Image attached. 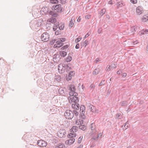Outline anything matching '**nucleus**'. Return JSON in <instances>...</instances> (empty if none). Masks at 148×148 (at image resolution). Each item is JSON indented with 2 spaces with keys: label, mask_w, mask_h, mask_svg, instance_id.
Here are the masks:
<instances>
[{
  "label": "nucleus",
  "mask_w": 148,
  "mask_h": 148,
  "mask_svg": "<svg viewBox=\"0 0 148 148\" xmlns=\"http://www.w3.org/2000/svg\"><path fill=\"white\" fill-rule=\"evenodd\" d=\"M69 89L70 91L69 94L70 96H77L78 94L75 92L76 88L75 86L73 84H71L69 86Z\"/></svg>",
  "instance_id": "nucleus-1"
},
{
  "label": "nucleus",
  "mask_w": 148,
  "mask_h": 148,
  "mask_svg": "<svg viewBox=\"0 0 148 148\" xmlns=\"http://www.w3.org/2000/svg\"><path fill=\"white\" fill-rule=\"evenodd\" d=\"M65 118L69 119H71L73 117V114L72 111L70 110H66L64 113Z\"/></svg>",
  "instance_id": "nucleus-2"
},
{
  "label": "nucleus",
  "mask_w": 148,
  "mask_h": 148,
  "mask_svg": "<svg viewBox=\"0 0 148 148\" xmlns=\"http://www.w3.org/2000/svg\"><path fill=\"white\" fill-rule=\"evenodd\" d=\"M51 9L53 10H56L57 12L61 13L62 12V7L61 4H58L52 6Z\"/></svg>",
  "instance_id": "nucleus-3"
},
{
  "label": "nucleus",
  "mask_w": 148,
  "mask_h": 148,
  "mask_svg": "<svg viewBox=\"0 0 148 148\" xmlns=\"http://www.w3.org/2000/svg\"><path fill=\"white\" fill-rule=\"evenodd\" d=\"M49 34L47 32L44 33L41 36V40L43 42H46L49 40Z\"/></svg>",
  "instance_id": "nucleus-4"
},
{
  "label": "nucleus",
  "mask_w": 148,
  "mask_h": 148,
  "mask_svg": "<svg viewBox=\"0 0 148 148\" xmlns=\"http://www.w3.org/2000/svg\"><path fill=\"white\" fill-rule=\"evenodd\" d=\"M40 25V24L39 25V23L38 22V21H37L36 20L32 21L30 23L31 27L33 29L34 28H37Z\"/></svg>",
  "instance_id": "nucleus-5"
},
{
  "label": "nucleus",
  "mask_w": 148,
  "mask_h": 148,
  "mask_svg": "<svg viewBox=\"0 0 148 148\" xmlns=\"http://www.w3.org/2000/svg\"><path fill=\"white\" fill-rule=\"evenodd\" d=\"M65 130L64 129H60L57 133L58 136L60 138H63L66 136Z\"/></svg>",
  "instance_id": "nucleus-6"
},
{
  "label": "nucleus",
  "mask_w": 148,
  "mask_h": 148,
  "mask_svg": "<svg viewBox=\"0 0 148 148\" xmlns=\"http://www.w3.org/2000/svg\"><path fill=\"white\" fill-rule=\"evenodd\" d=\"M73 97H72V96H70V97H69V101L73 102V103H77L79 102V99L77 97H76V96H73Z\"/></svg>",
  "instance_id": "nucleus-7"
},
{
  "label": "nucleus",
  "mask_w": 148,
  "mask_h": 148,
  "mask_svg": "<svg viewBox=\"0 0 148 148\" xmlns=\"http://www.w3.org/2000/svg\"><path fill=\"white\" fill-rule=\"evenodd\" d=\"M90 127L91 128V134H94L95 133L96 134L97 132V129L96 128V126L94 123H92L90 125Z\"/></svg>",
  "instance_id": "nucleus-8"
},
{
  "label": "nucleus",
  "mask_w": 148,
  "mask_h": 148,
  "mask_svg": "<svg viewBox=\"0 0 148 148\" xmlns=\"http://www.w3.org/2000/svg\"><path fill=\"white\" fill-rule=\"evenodd\" d=\"M58 70L60 73L62 74L64 73L65 71V70H66V68L65 67L64 64L63 65H62L61 67L60 66V65H58Z\"/></svg>",
  "instance_id": "nucleus-9"
},
{
  "label": "nucleus",
  "mask_w": 148,
  "mask_h": 148,
  "mask_svg": "<svg viewBox=\"0 0 148 148\" xmlns=\"http://www.w3.org/2000/svg\"><path fill=\"white\" fill-rule=\"evenodd\" d=\"M37 144L40 147H46L47 145V143L42 140H38Z\"/></svg>",
  "instance_id": "nucleus-10"
},
{
  "label": "nucleus",
  "mask_w": 148,
  "mask_h": 148,
  "mask_svg": "<svg viewBox=\"0 0 148 148\" xmlns=\"http://www.w3.org/2000/svg\"><path fill=\"white\" fill-rule=\"evenodd\" d=\"M75 74V72L73 71L69 72L68 75L66 76V79L67 80L69 81L71 79L72 77Z\"/></svg>",
  "instance_id": "nucleus-11"
},
{
  "label": "nucleus",
  "mask_w": 148,
  "mask_h": 148,
  "mask_svg": "<svg viewBox=\"0 0 148 148\" xmlns=\"http://www.w3.org/2000/svg\"><path fill=\"white\" fill-rule=\"evenodd\" d=\"M93 135L92 137V139L94 140H98V138L99 137H101L102 135V134L100 133L99 134H98V132H97V133L95 134V133L94 134H92Z\"/></svg>",
  "instance_id": "nucleus-12"
},
{
  "label": "nucleus",
  "mask_w": 148,
  "mask_h": 148,
  "mask_svg": "<svg viewBox=\"0 0 148 148\" xmlns=\"http://www.w3.org/2000/svg\"><path fill=\"white\" fill-rule=\"evenodd\" d=\"M143 12V8L141 6H139L136 8V12L137 14L140 15Z\"/></svg>",
  "instance_id": "nucleus-13"
},
{
  "label": "nucleus",
  "mask_w": 148,
  "mask_h": 148,
  "mask_svg": "<svg viewBox=\"0 0 148 148\" xmlns=\"http://www.w3.org/2000/svg\"><path fill=\"white\" fill-rule=\"evenodd\" d=\"M48 13L53 18H56L58 15V14L54 10L50 11Z\"/></svg>",
  "instance_id": "nucleus-14"
},
{
  "label": "nucleus",
  "mask_w": 148,
  "mask_h": 148,
  "mask_svg": "<svg viewBox=\"0 0 148 148\" xmlns=\"http://www.w3.org/2000/svg\"><path fill=\"white\" fill-rule=\"evenodd\" d=\"M72 107L73 109L76 110H78L79 108V105L77 103H73L72 104Z\"/></svg>",
  "instance_id": "nucleus-15"
},
{
  "label": "nucleus",
  "mask_w": 148,
  "mask_h": 148,
  "mask_svg": "<svg viewBox=\"0 0 148 148\" xmlns=\"http://www.w3.org/2000/svg\"><path fill=\"white\" fill-rule=\"evenodd\" d=\"M78 127L76 126H73L70 129V132H75L78 130Z\"/></svg>",
  "instance_id": "nucleus-16"
},
{
  "label": "nucleus",
  "mask_w": 148,
  "mask_h": 148,
  "mask_svg": "<svg viewBox=\"0 0 148 148\" xmlns=\"http://www.w3.org/2000/svg\"><path fill=\"white\" fill-rule=\"evenodd\" d=\"M59 53L60 56L63 57H64L67 55V53L64 51H60Z\"/></svg>",
  "instance_id": "nucleus-17"
},
{
  "label": "nucleus",
  "mask_w": 148,
  "mask_h": 148,
  "mask_svg": "<svg viewBox=\"0 0 148 148\" xmlns=\"http://www.w3.org/2000/svg\"><path fill=\"white\" fill-rule=\"evenodd\" d=\"M75 139L71 138L69 140H67L68 144H69V145H71L75 142Z\"/></svg>",
  "instance_id": "nucleus-18"
},
{
  "label": "nucleus",
  "mask_w": 148,
  "mask_h": 148,
  "mask_svg": "<svg viewBox=\"0 0 148 148\" xmlns=\"http://www.w3.org/2000/svg\"><path fill=\"white\" fill-rule=\"evenodd\" d=\"M88 42V40H86L84 42H81V46H82V47L84 46L85 47H86V46L87 45Z\"/></svg>",
  "instance_id": "nucleus-19"
},
{
  "label": "nucleus",
  "mask_w": 148,
  "mask_h": 148,
  "mask_svg": "<svg viewBox=\"0 0 148 148\" xmlns=\"http://www.w3.org/2000/svg\"><path fill=\"white\" fill-rule=\"evenodd\" d=\"M85 112H80V115L79 117L80 118L82 119H85L86 118L85 115Z\"/></svg>",
  "instance_id": "nucleus-20"
},
{
  "label": "nucleus",
  "mask_w": 148,
  "mask_h": 148,
  "mask_svg": "<svg viewBox=\"0 0 148 148\" xmlns=\"http://www.w3.org/2000/svg\"><path fill=\"white\" fill-rule=\"evenodd\" d=\"M65 145L63 143H59L56 146L55 148H64Z\"/></svg>",
  "instance_id": "nucleus-21"
},
{
  "label": "nucleus",
  "mask_w": 148,
  "mask_h": 148,
  "mask_svg": "<svg viewBox=\"0 0 148 148\" xmlns=\"http://www.w3.org/2000/svg\"><path fill=\"white\" fill-rule=\"evenodd\" d=\"M76 136V134L75 132L71 133L69 134V138H73Z\"/></svg>",
  "instance_id": "nucleus-22"
},
{
  "label": "nucleus",
  "mask_w": 148,
  "mask_h": 148,
  "mask_svg": "<svg viewBox=\"0 0 148 148\" xmlns=\"http://www.w3.org/2000/svg\"><path fill=\"white\" fill-rule=\"evenodd\" d=\"M142 21L143 22H145L148 21V16L147 15H144L143 17L142 18Z\"/></svg>",
  "instance_id": "nucleus-23"
},
{
  "label": "nucleus",
  "mask_w": 148,
  "mask_h": 148,
  "mask_svg": "<svg viewBox=\"0 0 148 148\" xmlns=\"http://www.w3.org/2000/svg\"><path fill=\"white\" fill-rule=\"evenodd\" d=\"M65 68H66V71H69L71 69V65L70 64H64Z\"/></svg>",
  "instance_id": "nucleus-24"
},
{
  "label": "nucleus",
  "mask_w": 148,
  "mask_h": 148,
  "mask_svg": "<svg viewBox=\"0 0 148 148\" xmlns=\"http://www.w3.org/2000/svg\"><path fill=\"white\" fill-rule=\"evenodd\" d=\"M56 43H57V44L56 47H61L64 44V43H61V42H60L59 40L57 41L56 42Z\"/></svg>",
  "instance_id": "nucleus-25"
},
{
  "label": "nucleus",
  "mask_w": 148,
  "mask_h": 148,
  "mask_svg": "<svg viewBox=\"0 0 148 148\" xmlns=\"http://www.w3.org/2000/svg\"><path fill=\"white\" fill-rule=\"evenodd\" d=\"M59 24L58 23L54 24V26L53 27V29L54 31L57 30L59 28Z\"/></svg>",
  "instance_id": "nucleus-26"
},
{
  "label": "nucleus",
  "mask_w": 148,
  "mask_h": 148,
  "mask_svg": "<svg viewBox=\"0 0 148 148\" xmlns=\"http://www.w3.org/2000/svg\"><path fill=\"white\" fill-rule=\"evenodd\" d=\"M99 71L100 69H99L96 68L93 71V74L94 75H97L99 73Z\"/></svg>",
  "instance_id": "nucleus-27"
},
{
  "label": "nucleus",
  "mask_w": 148,
  "mask_h": 148,
  "mask_svg": "<svg viewBox=\"0 0 148 148\" xmlns=\"http://www.w3.org/2000/svg\"><path fill=\"white\" fill-rule=\"evenodd\" d=\"M74 20V19L72 18L70 21V23L69 24V27H70V28H71L73 26L74 24V23H73Z\"/></svg>",
  "instance_id": "nucleus-28"
},
{
  "label": "nucleus",
  "mask_w": 148,
  "mask_h": 148,
  "mask_svg": "<svg viewBox=\"0 0 148 148\" xmlns=\"http://www.w3.org/2000/svg\"><path fill=\"white\" fill-rule=\"evenodd\" d=\"M121 104V106H126L128 104V102L127 101H124L122 102Z\"/></svg>",
  "instance_id": "nucleus-29"
},
{
  "label": "nucleus",
  "mask_w": 148,
  "mask_h": 148,
  "mask_svg": "<svg viewBox=\"0 0 148 148\" xmlns=\"http://www.w3.org/2000/svg\"><path fill=\"white\" fill-rule=\"evenodd\" d=\"M79 128L83 131L85 130L86 129V127L84 125H80L79 126Z\"/></svg>",
  "instance_id": "nucleus-30"
},
{
  "label": "nucleus",
  "mask_w": 148,
  "mask_h": 148,
  "mask_svg": "<svg viewBox=\"0 0 148 148\" xmlns=\"http://www.w3.org/2000/svg\"><path fill=\"white\" fill-rule=\"evenodd\" d=\"M137 29V27L135 26H134L131 27V30L132 32H136Z\"/></svg>",
  "instance_id": "nucleus-31"
},
{
  "label": "nucleus",
  "mask_w": 148,
  "mask_h": 148,
  "mask_svg": "<svg viewBox=\"0 0 148 148\" xmlns=\"http://www.w3.org/2000/svg\"><path fill=\"white\" fill-rule=\"evenodd\" d=\"M85 108L84 106L81 105L80 106V112H85Z\"/></svg>",
  "instance_id": "nucleus-32"
},
{
  "label": "nucleus",
  "mask_w": 148,
  "mask_h": 148,
  "mask_svg": "<svg viewBox=\"0 0 148 148\" xmlns=\"http://www.w3.org/2000/svg\"><path fill=\"white\" fill-rule=\"evenodd\" d=\"M51 3L57 4L59 2L58 0H49Z\"/></svg>",
  "instance_id": "nucleus-33"
},
{
  "label": "nucleus",
  "mask_w": 148,
  "mask_h": 148,
  "mask_svg": "<svg viewBox=\"0 0 148 148\" xmlns=\"http://www.w3.org/2000/svg\"><path fill=\"white\" fill-rule=\"evenodd\" d=\"M106 12V10L105 9H102L100 11V15L101 16L103 15Z\"/></svg>",
  "instance_id": "nucleus-34"
},
{
  "label": "nucleus",
  "mask_w": 148,
  "mask_h": 148,
  "mask_svg": "<svg viewBox=\"0 0 148 148\" xmlns=\"http://www.w3.org/2000/svg\"><path fill=\"white\" fill-rule=\"evenodd\" d=\"M116 67V65L114 64H112L108 66V68H110L111 69H113Z\"/></svg>",
  "instance_id": "nucleus-35"
},
{
  "label": "nucleus",
  "mask_w": 148,
  "mask_h": 148,
  "mask_svg": "<svg viewBox=\"0 0 148 148\" xmlns=\"http://www.w3.org/2000/svg\"><path fill=\"white\" fill-rule=\"evenodd\" d=\"M72 59V57L71 56H68L66 59V61L68 62H70Z\"/></svg>",
  "instance_id": "nucleus-36"
},
{
  "label": "nucleus",
  "mask_w": 148,
  "mask_h": 148,
  "mask_svg": "<svg viewBox=\"0 0 148 148\" xmlns=\"http://www.w3.org/2000/svg\"><path fill=\"white\" fill-rule=\"evenodd\" d=\"M141 33L143 34L145 33L148 34V29H143L141 31Z\"/></svg>",
  "instance_id": "nucleus-37"
},
{
  "label": "nucleus",
  "mask_w": 148,
  "mask_h": 148,
  "mask_svg": "<svg viewBox=\"0 0 148 148\" xmlns=\"http://www.w3.org/2000/svg\"><path fill=\"white\" fill-rule=\"evenodd\" d=\"M122 117V116L121 114H117L116 116V118L118 119H121Z\"/></svg>",
  "instance_id": "nucleus-38"
},
{
  "label": "nucleus",
  "mask_w": 148,
  "mask_h": 148,
  "mask_svg": "<svg viewBox=\"0 0 148 148\" xmlns=\"http://www.w3.org/2000/svg\"><path fill=\"white\" fill-rule=\"evenodd\" d=\"M91 111L93 112H95L96 111V108L95 107L93 106L91 107Z\"/></svg>",
  "instance_id": "nucleus-39"
},
{
  "label": "nucleus",
  "mask_w": 148,
  "mask_h": 148,
  "mask_svg": "<svg viewBox=\"0 0 148 148\" xmlns=\"http://www.w3.org/2000/svg\"><path fill=\"white\" fill-rule=\"evenodd\" d=\"M72 112L73 114V116L74 114H75L76 116H77L78 115V112L77 111L73 110V111H72Z\"/></svg>",
  "instance_id": "nucleus-40"
},
{
  "label": "nucleus",
  "mask_w": 148,
  "mask_h": 148,
  "mask_svg": "<svg viewBox=\"0 0 148 148\" xmlns=\"http://www.w3.org/2000/svg\"><path fill=\"white\" fill-rule=\"evenodd\" d=\"M105 84V80H102V81L99 84V86H100L102 85H104Z\"/></svg>",
  "instance_id": "nucleus-41"
},
{
  "label": "nucleus",
  "mask_w": 148,
  "mask_h": 148,
  "mask_svg": "<svg viewBox=\"0 0 148 148\" xmlns=\"http://www.w3.org/2000/svg\"><path fill=\"white\" fill-rule=\"evenodd\" d=\"M64 27V25L63 24H62L60 25L59 24V28L60 30H62Z\"/></svg>",
  "instance_id": "nucleus-42"
},
{
  "label": "nucleus",
  "mask_w": 148,
  "mask_h": 148,
  "mask_svg": "<svg viewBox=\"0 0 148 148\" xmlns=\"http://www.w3.org/2000/svg\"><path fill=\"white\" fill-rule=\"evenodd\" d=\"M69 47V45H65L64 46L62 47H61V49L62 50H63L65 49H66L68 48Z\"/></svg>",
  "instance_id": "nucleus-43"
},
{
  "label": "nucleus",
  "mask_w": 148,
  "mask_h": 148,
  "mask_svg": "<svg viewBox=\"0 0 148 148\" xmlns=\"http://www.w3.org/2000/svg\"><path fill=\"white\" fill-rule=\"evenodd\" d=\"M82 138H83L82 136H81L79 137L78 139V140L77 142L78 143H80L82 141Z\"/></svg>",
  "instance_id": "nucleus-44"
},
{
  "label": "nucleus",
  "mask_w": 148,
  "mask_h": 148,
  "mask_svg": "<svg viewBox=\"0 0 148 148\" xmlns=\"http://www.w3.org/2000/svg\"><path fill=\"white\" fill-rule=\"evenodd\" d=\"M116 5L118 7H122L123 5V3L121 2H117Z\"/></svg>",
  "instance_id": "nucleus-45"
},
{
  "label": "nucleus",
  "mask_w": 148,
  "mask_h": 148,
  "mask_svg": "<svg viewBox=\"0 0 148 148\" xmlns=\"http://www.w3.org/2000/svg\"><path fill=\"white\" fill-rule=\"evenodd\" d=\"M60 42H64L66 40V39L65 38H59Z\"/></svg>",
  "instance_id": "nucleus-46"
},
{
  "label": "nucleus",
  "mask_w": 148,
  "mask_h": 148,
  "mask_svg": "<svg viewBox=\"0 0 148 148\" xmlns=\"http://www.w3.org/2000/svg\"><path fill=\"white\" fill-rule=\"evenodd\" d=\"M82 39V38H77L75 40V42L76 43H77L79 42Z\"/></svg>",
  "instance_id": "nucleus-47"
},
{
  "label": "nucleus",
  "mask_w": 148,
  "mask_h": 148,
  "mask_svg": "<svg viewBox=\"0 0 148 148\" xmlns=\"http://www.w3.org/2000/svg\"><path fill=\"white\" fill-rule=\"evenodd\" d=\"M61 3L62 4H64L66 3V0H60Z\"/></svg>",
  "instance_id": "nucleus-48"
},
{
  "label": "nucleus",
  "mask_w": 148,
  "mask_h": 148,
  "mask_svg": "<svg viewBox=\"0 0 148 148\" xmlns=\"http://www.w3.org/2000/svg\"><path fill=\"white\" fill-rule=\"evenodd\" d=\"M130 1L132 3L135 4L137 2V0H130Z\"/></svg>",
  "instance_id": "nucleus-49"
},
{
  "label": "nucleus",
  "mask_w": 148,
  "mask_h": 148,
  "mask_svg": "<svg viewBox=\"0 0 148 148\" xmlns=\"http://www.w3.org/2000/svg\"><path fill=\"white\" fill-rule=\"evenodd\" d=\"M101 61V58H97V59H96L95 60V62L96 63H97L98 62H99V61Z\"/></svg>",
  "instance_id": "nucleus-50"
},
{
  "label": "nucleus",
  "mask_w": 148,
  "mask_h": 148,
  "mask_svg": "<svg viewBox=\"0 0 148 148\" xmlns=\"http://www.w3.org/2000/svg\"><path fill=\"white\" fill-rule=\"evenodd\" d=\"M95 86L94 84H92L90 86V88H92V90H93L94 89L95 87Z\"/></svg>",
  "instance_id": "nucleus-51"
},
{
  "label": "nucleus",
  "mask_w": 148,
  "mask_h": 148,
  "mask_svg": "<svg viewBox=\"0 0 148 148\" xmlns=\"http://www.w3.org/2000/svg\"><path fill=\"white\" fill-rule=\"evenodd\" d=\"M79 47V45L78 43H77L76 44L75 46V48L76 49H78Z\"/></svg>",
  "instance_id": "nucleus-52"
},
{
  "label": "nucleus",
  "mask_w": 148,
  "mask_h": 148,
  "mask_svg": "<svg viewBox=\"0 0 148 148\" xmlns=\"http://www.w3.org/2000/svg\"><path fill=\"white\" fill-rule=\"evenodd\" d=\"M90 35V34L89 32H88L85 35V37H84V38H86L88 37Z\"/></svg>",
  "instance_id": "nucleus-53"
},
{
  "label": "nucleus",
  "mask_w": 148,
  "mask_h": 148,
  "mask_svg": "<svg viewBox=\"0 0 148 148\" xmlns=\"http://www.w3.org/2000/svg\"><path fill=\"white\" fill-rule=\"evenodd\" d=\"M46 8L47 9V10L46 11H45V10H44L45 9V8H44V9H43V10H43V12H45V13H47V12H48L49 11L48 8L47 7H46Z\"/></svg>",
  "instance_id": "nucleus-54"
},
{
  "label": "nucleus",
  "mask_w": 148,
  "mask_h": 148,
  "mask_svg": "<svg viewBox=\"0 0 148 148\" xmlns=\"http://www.w3.org/2000/svg\"><path fill=\"white\" fill-rule=\"evenodd\" d=\"M128 124V123L127 122L126 123L125 125H124V127H125V129H126L128 127V125H127V124Z\"/></svg>",
  "instance_id": "nucleus-55"
},
{
  "label": "nucleus",
  "mask_w": 148,
  "mask_h": 148,
  "mask_svg": "<svg viewBox=\"0 0 148 148\" xmlns=\"http://www.w3.org/2000/svg\"><path fill=\"white\" fill-rule=\"evenodd\" d=\"M122 73V71L121 70H119L117 72V73L118 74L120 75Z\"/></svg>",
  "instance_id": "nucleus-56"
},
{
  "label": "nucleus",
  "mask_w": 148,
  "mask_h": 148,
  "mask_svg": "<svg viewBox=\"0 0 148 148\" xmlns=\"http://www.w3.org/2000/svg\"><path fill=\"white\" fill-rule=\"evenodd\" d=\"M138 43V42L137 41V40H136L135 41H133V45H136V44H137Z\"/></svg>",
  "instance_id": "nucleus-57"
},
{
  "label": "nucleus",
  "mask_w": 148,
  "mask_h": 148,
  "mask_svg": "<svg viewBox=\"0 0 148 148\" xmlns=\"http://www.w3.org/2000/svg\"><path fill=\"white\" fill-rule=\"evenodd\" d=\"M60 78H61L60 77H58V78H57V77H56L55 78V79H56V80H57V81H58V82H59V81H60Z\"/></svg>",
  "instance_id": "nucleus-58"
},
{
  "label": "nucleus",
  "mask_w": 148,
  "mask_h": 148,
  "mask_svg": "<svg viewBox=\"0 0 148 148\" xmlns=\"http://www.w3.org/2000/svg\"><path fill=\"white\" fill-rule=\"evenodd\" d=\"M90 15H86L85 16V18L86 19H89L90 18Z\"/></svg>",
  "instance_id": "nucleus-59"
},
{
  "label": "nucleus",
  "mask_w": 148,
  "mask_h": 148,
  "mask_svg": "<svg viewBox=\"0 0 148 148\" xmlns=\"http://www.w3.org/2000/svg\"><path fill=\"white\" fill-rule=\"evenodd\" d=\"M102 31V29L101 28H99L98 30V33L99 34H100Z\"/></svg>",
  "instance_id": "nucleus-60"
},
{
  "label": "nucleus",
  "mask_w": 148,
  "mask_h": 148,
  "mask_svg": "<svg viewBox=\"0 0 148 148\" xmlns=\"http://www.w3.org/2000/svg\"><path fill=\"white\" fill-rule=\"evenodd\" d=\"M28 146L29 147H31V148H33V147H34V145H32L31 144H29L28 145Z\"/></svg>",
  "instance_id": "nucleus-61"
},
{
  "label": "nucleus",
  "mask_w": 148,
  "mask_h": 148,
  "mask_svg": "<svg viewBox=\"0 0 148 148\" xmlns=\"http://www.w3.org/2000/svg\"><path fill=\"white\" fill-rule=\"evenodd\" d=\"M56 31V32H55V35H58L59 34H60V32H58L56 31Z\"/></svg>",
  "instance_id": "nucleus-62"
},
{
  "label": "nucleus",
  "mask_w": 148,
  "mask_h": 148,
  "mask_svg": "<svg viewBox=\"0 0 148 148\" xmlns=\"http://www.w3.org/2000/svg\"><path fill=\"white\" fill-rule=\"evenodd\" d=\"M108 66H107L106 69L107 71H109L111 69L110 68H108Z\"/></svg>",
  "instance_id": "nucleus-63"
},
{
  "label": "nucleus",
  "mask_w": 148,
  "mask_h": 148,
  "mask_svg": "<svg viewBox=\"0 0 148 148\" xmlns=\"http://www.w3.org/2000/svg\"><path fill=\"white\" fill-rule=\"evenodd\" d=\"M122 76L123 77H125L127 75V74L126 73H124L122 75Z\"/></svg>",
  "instance_id": "nucleus-64"
}]
</instances>
